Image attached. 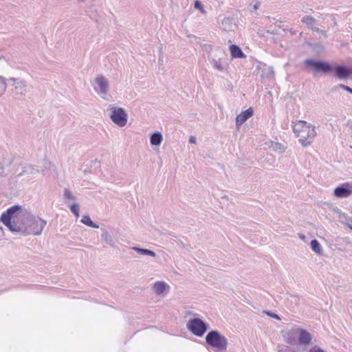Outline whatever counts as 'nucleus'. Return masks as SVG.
<instances>
[{
	"label": "nucleus",
	"instance_id": "f257e3e1",
	"mask_svg": "<svg viewBox=\"0 0 352 352\" xmlns=\"http://www.w3.org/2000/svg\"><path fill=\"white\" fill-rule=\"evenodd\" d=\"M305 64L318 73L329 74L333 72L334 76L339 80L348 79L352 76V67L345 65L335 66L327 61L312 58L306 59Z\"/></svg>",
	"mask_w": 352,
	"mask_h": 352
},
{
	"label": "nucleus",
	"instance_id": "f03ea898",
	"mask_svg": "<svg viewBox=\"0 0 352 352\" xmlns=\"http://www.w3.org/2000/svg\"><path fill=\"white\" fill-rule=\"evenodd\" d=\"M206 343L216 352H224L227 350L228 339L217 330H211L206 336Z\"/></svg>",
	"mask_w": 352,
	"mask_h": 352
},
{
	"label": "nucleus",
	"instance_id": "7ed1b4c3",
	"mask_svg": "<svg viewBox=\"0 0 352 352\" xmlns=\"http://www.w3.org/2000/svg\"><path fill=\"white\" fill-rule=\"evenodd\" d=\"M26 235H40L47 221L39 217L34 216L30 212L27 213Z\"/></svg>",
	"mask_w": 352,
	"mask_h": 352
},
{
	"label": "nucleus",
	"instance_id": "20e7f679",
	"mask_svg": "<svg viewBox=\"0 0 352 352\" xmlns=\"http://www.w3.org/2000/svg\"><path fill=\"white\" fill-rule=\"evenodd\" d=\"M186 327L194 336L201 338L209 329V324L201 318H194L188 321Z\"/></svg>",
	"mask_w": 352,
	"mask_h": 352
},
{
	"label": "nucleus",
	"instance_id": "39448f33",
	"mask_svg": "<svg viewBox=\"0 0 352 352\" xmlns=\"http://www.w3.org/2000/svg\"><path fill=\"white\" fill-rule=\"evenodd\" d=\"M28 212V211L23 210L20 205H14L8 208L1 214L0 220L3 224H10L11 221H14Z\"/></svg>",
	"mask_w": 352,
	"mask_h": 352
},
{
	"label": "nucleus",
	"instance_id": "423d86ee",
	"mask_svg": "<svg viewBox=\"0 0 352 352\" xmlns=\"http://www.w3.org/2000/svg\"><path fill=\"white\" fill-rule=\"evenodd\" d=\"M110 118L116 125L122 127L127 123L128 116L125 110L122 107H111Z\"/></svg>",
	"mask_w": 352,
	"mask_h": 352
},
{
	"label": "nucleus",
	"instance_id": "0eeeda50",
	"mask_svg": "<svg viewBox=\"0 0 352 352\" xmlns=\"http://www.w3.org/2000/svg\"><path fill=\"white\" fill-rule=\"evenodd\" d=\"M27 213L19 218L11 221L10 224H4L8 230L13 233H20L25 236L27 225Z\"/></svg>",
	"mask_w": 352,
	"mask_h": 352
},
{
	"label": "nucleus",
	"instance_id": "6e6552de",
	"mask_svg": "<svg viewBox=\"0 0 352 352\" xmlns=\"http://www.w3.org/2000/svg\"><path fill=\"white\" fill-rule=\"evenodd\" d=\"M316 135V131L315 126H311L306 129V132L300 133L296 136L299 138V142L302 144V146L307 147L309 146L314 137Z\"/></svg>",
	"mask_w": 352,
	"mask_h": 352
},
{
	"label": "nucleus",
	"instance_id": "1a4fd4ad",
	"mask_svg": "<svg viewBox=\"0 0 352 352\" xmlns=\"http://www.w3.org/2000/svg\"><path fill=\"white\" fill-rule=\"evenodd\" d=\"M352 194V186L344 183L334 189L333 195L337 198H345Z\"/></svg>",
	"mask_w": 352,
	"mask_h": 352
},
{
	"label": "nucleus",
	"instance_id": "9d476101",
	"mask_svg": "<svg viewBox=\"0 0 352 352\" xmlns=\"http://www.w3.org/2000/svg\"><path fill=\"white\" fill-rule=\"evenodd\" d=\"M97 87H95V90L99 94L105 95L108 91V80L102 75L96 77L95 80Z\"/></svg>",
	"mask_w": 352,
	"mask_h": 352
},
{
	"label": "nucleus",
	"instance_id": "9b49d317",
	"mask_svg": "<svg viewBox=\"0 0 352 352\" xmlns=\"http://www.w3.org/2000/svg\"><path fill=\"white\" fill-rule=\"evenodd\" d=\"M254 114V109L252 107H249L248 109L243 111L241 113L236 117V126L239 129L241 126L244 124L250 117Z\"/></svg>",
	"mask_w": 352,
	"mask_h": 352
},
{
	"label": "nucleus",
	"instance_id": "f8f14e48",
	"mask_svg": "<svg viewBox=\"0 0 352 352\" xmlns=\"http://www.w3.org/2000/svg\"><path fill=\"white\" fill-rule=\"evenodd\" d=\"M298 328L292 329L283 335L284 340L290 345H295L298 343Z\"/></svg>",
	"mask_w": 352,
	"mask_h": 352
},
{
	"label": "nucleus",
	"instance_id": "ddd939ff",
	"mask_svg": "<svg viewBox=\"0 0 352 352\" xmlns=\"http://www.w3.org/2000/svg\"><path fill=\"white\" fill-rule=\"evenodd\" d=\"M292 126L294 133L297 135L300 133H304V132H306V129L313 126L307 123L306 121L297 120L296 122H292Z\"/></svg>",
	"mask_w": 352,
	"mask_h": 352
},
{
	"label": "nucleus",
	"instance_id": "4468645a",
	"mask_svg": "<svg viewBox=\"0 0 352 352\" xmlns=\"http://www.w3.org/2000/svg\"><path fill=\"white\" fill-rule=\"evenodd\" d=\"M311 342V333L306 329L298 328V343L300 345H309Z\"/></svg>",
	"mask_w": 352,
	"mask_h": 352
},
{
	"label": "nucleus",
	"instance_id": "2eb2a0df",
	"mask_svg": "<svg viewBox=\"0 0 352 352\" xmlns=\"http://www.w3.org/2000/svg\"><path fill=\"white\" fill-rule=\"evenodd\" d=\"M230 51L232 58H243L246 57L241 48L236 45H231L230 46Z\"/></svg>",
	"mask_w": 352,
	"mask_h": 352
},
{
	"label": "nucleus",
	"instance_id": "dca6fc26",
	"mask_svg": "<svg viewBox=\"0 0 352 352\" xmlns=\"http://www.w3.org/2000/svg\"><path fill=\"white\" fill-rule=\"evenodd\" d=\"M39 170L34 168L32 165H24L21 167V171L16 174L17 177H20L23 175H30L38 173Z\"/></svg>",
	"mask_w": 352,
	"mask_h": 352
},
{
	"label": "nucleus",
	"instance_id": "f3484780",
	"mask_svg": "<svg viewBox=\"0 0 352 352\" xmlns=\"http://www.w3.org/2000/svg\"><path fill=\"white\" fill-rule=\"evenodd\" d=\"M301 22L312 31L316 28V19L311 16L305 15L301 18Z\"/></svg>",
	"mask_w": 352,
	"mask_h": 352
},
{
	"label": "nucleus",
	"instance_id": "a211bd4d",
	"mask_svg": "<svg viewBox=\"0 0 352 352\" xmlns=\"http://www.w3.org/2000/svg\"><path fill=\"white\" fill-rule=\"evenodd\" d=\"M163 137L160 132L155 131L151 135L150 144L152 146H160L162 142Z\"/></svg>",
	"mask_w": 352,
	"mask_h": 352
},
{
	"label": "nucleus",
	"instance_id": "6ab92c4d",
	"mask_svg": "<svg viewBox=\"0 0 352 352\" xmlns=\"http://www.w3.org/2000/svg\"><path fill=\"white\" fill-rule=\"evenodd\" d=\"M102 231L101 234V239L103 241H104L107 244L113 247L114 246V241L112 235L107 231L104 228H101Z\"/></svg>",
	"mask_w": 352,
	"mask_h": 352
},
{
	"label": "nucleus",
	"instance_id": "aec40b11",
	"mask_svg": "<svg viewBox=\"0 0 352 352\" xmlns=\"http://www.w3.org/2000/svg\"><path fill=\"white\" fill-rule=\"evenodd\" d=\"M168 285L164 281H157L154 283L153 289L157 295L163 294Z\"/></svg>",
	"mask_w": 352,
	"mask_h": 352
},
{
	"label": "nucleus",
	"instance_id": "412c9836",
	"mask_svg": "<svg viewBox=\"0 0 352 352\" xmlns=\"http://www.w3.org/2000/svg\"><path fill=\"white\" fill-rule=\"evenodd\" d=\"M310 247L313 252H314L318 255H322L323 250L320 243L316 239H313L310 242Z\"/></svg>",
	"mask_w": 352,
	"mask_h": 352
},
{
	"label": "nucleus",
	"instance_id": "4be33fe9",
	"mask_svg": "<svg viewBox=\"0 0 352 352\" xmlns=\"http://www.w3.org/2000/svg\"><path fill=\"white\" fill-rule=\"evenodd\" d=\"M81 223L86 225L87 226H89L90 228H99V225L94 223L89 215L85 214L82 217V219L80 220Z\"/></svg>",
	"mask_w": 352,
	"mask_h": 352
},
{
	"label": "nucleus",
	"instance_id": "5701e85b",
	"mask_svg": "<svg viewBox=\"0 0 352 352\" xmlns=\"http://www.w3.org/2000/svg\"><path fill=\"white\" fill-rule=\"evenodd\" d=\"M234 19L232 17H225L221 23V28L225 31H230L232 28Z\"/></svg>",
	"mask_w": 352,
	"mask_h": 352
},
{
	"label": "nucleus",
	"instance_id": "b1692460",
	"mask_svg": "<svg viewBox=\"0 0 352 352\" xmlns=\"http://www.w3.org/2000/svg\"><path fill=\"white\" fill-rule=\"evenodd\" d=\"M132 249L138 254H140L142 255L151 256L152 257H155L156 256V254L154 251L148 249L142 248L139 247H133Z\"/></svg>",
	"mask_w": 352,
	"mask_h": 352
},
{
	"label": "nucleus",
	"instance_id": "393cba45",
	"mask_svg": "<svg viewBox=\"0 0 352 352\" xmlns=\"http://www.w3.org/2000/svg\"><path fill=\"white\" fill-rule=\"evenodd\" d=\"M212 67L219 71V72H223L226 70V67L225 65H223L221 62V60L220 59H218V60H216V59H212L211 61H210Z\"/></svg>",
	"mask_w": 352,
	"mask_h": 352
},
{
	"label": "nucleus",
	"instance_id": "a878e982",
	"mask_svg": "<svg viewBox=\"0 0 352 352\" xmlns=\"http://www.w3.org/2000/svg\"><path fill=\"white\" fill-rule=\"evenodd\" d=\"M63 197L65 199L73 200V201L76 200V197L67 188L64 189Z\"/></svg>",
	"mask_w": 352,
	"mask_h": 352
},
{
	"label": "nucleus",
	"instance_id": "bb28decb",
	"mask_svg": "<svg viewBox=\"0 0 352 352\" xmlns=\"http://www.w3.org/2000/svg\"><path fill=\"white\" fill-rule=\"evenodd\" d=\"M71 212L76 217H78L79 216V204L77 203H73L69 206Z\"/></svg>",
	"mask_w": 352,
	"mask_h": 352
},
{
	"label": "nucleus",
	"instance_id": "cd10ccee",
	"mask_svg": "<svg viewBox=\"0 0 352 352\" xmlns=\"http://www.w3.org/2000/svg\"><path fill=\"white\" fill-rule=\"evenodd\" d=\"M263 313L272 318L276 319L277 320H281L280 317L277 314L274 313L270 310H264Z\"/></svg>",
	"mask_w": 352,
	"mask_h": 352
},
{
	"label": "nucleus",
	"instance_id": "c85d7f7f",
	"mask_svg": "<svg viewBox=\"0 0 352 352\" xmlns=\"http://www.w3.org/2000/svg\"><path fill=\"white\" fill-rule=\"evenodd\" d=\"M194 7L195 8L199 10L202 13L205 12L204 6L200 1L196 0L194 3Z\"/></svg>",
	"mask_w": 352,
	"mask_h": 352
},
{
	"label": "nucleus",
	"instance_id": "c756f323",
	"mask_svg": "<svg viewBox=\"0 0 352 352\" xmlns=\"http://www.w3.org/2000/svg\"><path fill=\"white\" fill-rule=\"evenodd\" d=\"M313 32H315L320 35H322L324 38H327V32L326 30H322L318 28V27H316V28L313 30Z\"/></svg>",
	"mask_w": 352,
	"mask_h": 352
},
{
	"label": "nucleus",
	"instance_id": "7c9ffc66",
	"mask_svg": "<svg viewBox=\"0 0 352 352\" xmlns=\"http://www.w3.org/2000/svg\"><path fill=\"white\" fill-rule=\"evenodd\" d=\"M0 85H1V89H2L3 91H5L6 89V86H7L6 79L1 76H0Z\"/></svg>",
	"mask_w": 352,
	"mask_h": 352
},
{
	"label": "nucleus",
	"instance_id": "2f4dec72",
	"mask_svg": "<svg viewBox=\"0 0 352 352\" xmlns=\"http://www.w3.org/2000/svg\"><path fill=\"white\" fill-rule=\"evenodd\" d=\"M338 87L352 94V88L343 84H339Z\"/></svg>",
	"mask_w": 352,
	"mask_h": 352
},
{
	"label": "nucleus",
	"instance_id": "473e14b6",
	"mask_svg": "<svg viewBox=\"0 0 352 352\" xmlns=\"http://www.w3.org/2000/svg\"><path fill=\"white\" fill-rule=\"evenodd\" d=\"M278 352H298V351H296L294 349L287 346L285 348L279 350Z\"/></svg>",
	"mask_w": 352,
	"mask_h": 352
},
{
	"label": "nucleus",
	"instance_id": "72a5a7b5",
	"mask_svg": "<svg viewBox=\"0 0 352 352\" xmlns=\"http://www.w3.org/2000/svg\"><path fill=\"white\" fill-rule=\"evenodd\" d=\"M283 30L285 33H289L292 35H295L296 34V31L293 28H283Z\"/></svg>",
	"mask_w": 352,
	"mask_h": 352
},
{
	"label": "nucleus",
	"instance_id": "f704fd0d",
	"mask_svg": "<svg viewBox=\"0 0 352 352\" xmlns=\"http://www.w3.org/2000/svg\"><path fill=\"white\" fill-rule=\"evenodd\" d=\"M311 352H326V351L324 349H322V348H320V346L316 345L312 347V349H311Z\"/></svg>",
	"mask_w": 352,
	"mask_h": 352
},
{
	"label": "nucleus",
	"instance_id": "c9c22d12",
	"mask_svg": "<svg viewBox=\"0 0 352 352\" xmlns=\"http://www.w3.org/2000/svg\"><path fill=\"white\" fill-rule=\"evenodd\" d=\"M4 170H5L4 165L2 163H0V176L6 175L4 174Z\"/></svg>",
	"mask_w": 352,
	"mask_h": 352
},
{
	"label": "nucleus",
	"instance_id": "e433bc0d",
	"mask_svg": "<svg viewBox=\"0 0 352 352\" xmlns=\"http://www.w3.org/2000/svg\"><path fill=\"white\" fill-rule=\"evenodd\" d=\"M189 142L190 144H195L196 143V138L195 136H190L189 138Z\"/></svg>",
	"mask_w": 352,
	"mask_h": 352
},
{
	"label": "nucleus",
	"instance_id": "4c0bfd02",
	"mask_svg": "<svg viewBox=\"0 0 352 352\" xmlns=\"http://www.w3.org/2000/svg\"><path fill=\"white\" fill-rule=\"evenodd\" d=\"M331 20L333 21V25H337V21H336V18L334 16H331Z\"/></svg>",
	"mask_w": 352,
	"mask_h": 352
},
{
	"label": "nucleus",
	"instance_id": "58836bf2",
	"mask_svg": "<svg viewBox=\"0 0 352 352\" xmlns=\"http://www.w3.org/2000/svg\"><path fill=\"white\" fill-rule=\"evenodd\" d=\"M8 80V81H11V82H15V81L16 80V78H9Z\"/></svg>",
	"mask_w": 352,
	"mask_h": 352
},
{
	"label": "nucleus",
	"instance_id": "ea45409f",
	"mask_svg": "<svg viewBox=\"0 0 352 352\" xmlns=\"http://www.w3.org/2000/svg\"><path fill=\"white\" fill-rule=\"evenodd\" d=\"M282 146H282V144H279L278 149H282V150H283V151H284V149L282 148Z\"/></svg>",
	"mask_w": 352,
	"mask_h": 352
},
{
	"label": "nucleus",
	"instance_id": "a19ab883",
	"mask_svg": "<svg viewBox=\"0 0 352 352\" xmlns=\"http://www.w3.org/2000/svg\"><path fill=\"white\" fill-rule=\"evenodd\" d=\"M254 10L258 9V5L257 4L254 5Z\"/></svg>",
	"mask_w": 352,
	"mask_h": 352
},
{
	"label": "nucleus",
	"instance_id": "79ce46f5",
	"mask_svg": "<svg viewBox=\"0 0 352 352\" xmlns=\"http://www.w3.org/2000/svg\"><path fill=\"white\" fill-rule=\"evenodd\" d=\"M300 237L301 239H304V238H305V236H301V235H300Z\"/></svg>",
	"mask_w": 352,
	"mask_h": 352
},
{
	"label": "nucleus",
	"instance_id": "37998d69",
	"mask_svg": "<svg viewBox=\"0 0 352 352\" xmlns=\"http://www.w3.org/2000/svg\"><path fill=\"white\" fill-rule=\"evenodd\" d=\"M18 171V168L15 170V172L14 173V174H16Z\"/></svg>",
	"mask_w": 352,
	"mask_h": 352
},
{
	"label": "nucleus",
	"instance_id": "c03bdc74",
	"mask_svg": "<svg viewBox=\"0 0 352 352\" xmlns=\"http://www.w3.org/2000/svg\"><path fill=\"white\" fill-rule=\"evenodd\" d=\"M3 57V55L1 54H0V58H1Z\"/></svg>",
	"mask_w": 352,
	"mask_h": 352
}]
</instances>
